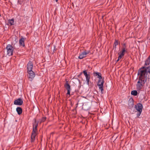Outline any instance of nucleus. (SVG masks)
Wrapping results in <instances>:
<instances>
[{"label":"nucleus","mask_w":150,"mask_h":150,"mask_svg":"<svg viewBox=\"0 0 150 150\" xmlns=\"http://www.w3.org/2000/svg\"><path fill=\"white\" fill-rule=\"evenodd\" d=\"M55 46H54V50H53V52H54V51H55Z\"/></svg>","instance_id":"393cba45"},{"label":"nucleus","mask_w":150,"mask_h":150,"mask_svg":"<svg viewBox=\"0 0 150 150\" xmlns=\"http://www.w3.org/2000/svg\"><path fill=\"white\" fill-rule=\"evenodd\" d=\"M131 94L134 96H136L137 95V92L136 90H133L131 91Z\"/></svg>","instance_id":"aec40b11"},{"label":"nucleus","mask_w":150,"mask_h":150,"mask_svg":"<svg viewBox=\"0 0 150 150\" xmlns=\"http://www.w3.org/2000/svg\"><path fill=\"white\" fill-rule=\"evenodd\" d=\"M145 64L146 65H149V68H150V56L146 60Z\"/></svg>","instance_id":"dca6fc26"},{"label":"nucleus","mask_w":150,"mask_h":150,"mask_svg":"<svg viewBox=\"0 0 150 150\" xmlns=\"http://www.w3.org/2000/svg\"><path fill=\"white\" fill-rule=\"evenodd\" d=\"M8 23L10 25H14V19L13 18L9 19L8 20Z\"/></svg>","instance_id":"f3484780"},{"label":"nucleus","mask_w":150,"mask_h":150,"mask_svg":"<svg viewBox=\"0 0 150 150\" xmlns=\"http://www.w3.org/2000/svg\"><path fill=\"white\" fill-rule=\"evenodd\" d=\"M83 72L86 77V82L87 84L88 85L90 78V75L89 73H88V74L86 70H84L83 71Z\"/></svg>","instance_id":"39448f33"},{"label":"nucleus","mask_w":150,"mask_h":150,"mask_svg":"<svg viewBox=\"0 0 150 150\" xmlns=\"http://www.w3.org/2000/svg\"><path fill=\"white\" fill-rule=\"evenodd\" d=\"M150 72V69L149 67L145 68L143 67L138 70V81L136 84V88L137 90H140L144 86L146 81L147 75Z\"/></svg>","instance_id":"f257e3e1"},{"label":"nucleus","mask_w":150,"mask_h":150,"mask_svg":"<svg viewBox=\"0 0 150 150\" xmlns=\"http://www.w3.org/2000/svg\"><path fill=\"white\" fill-rule=\"evenodd\" d=\"M6 49L7 50V55L9 56L12 55L14 48L12 45L10 44L7 45Z\"/></svg>","instance_id":"7ed1b4c3"},{"label":"nucleus","mask_w":150,"mask_h":150,"mask_svg":"<svg viewBox=\"0 0 150 150\" xmlns=\"http://www.w3.org/2000/svg\"><path fill=\"white\" fill-rule=\"evenodd\" d=\"M23 103V101L21 98H18L15 100L14 102V104L16 105H21Z\"/></svg>","instance_id":"1a4fd4ad"},{"label":"nucleus","mask_w":150,"mask_h":150,"mask_svg":"<svg viewBox=\"0 0 150 150\" xmlns=\"http://www.w3.org/2000/svg\"><path fill=\"white\" fill-rule=\"evenodd\" d=\"M123 46L122 47V48H125L126 49H127L125 43L123 44Z\"/></svg>","instance_id":"5701e85b"},{"label":"nucleus","mask_w":150,"mask_h":150,"mask_svg":"<svg viewBox=\"0 0 150 150\" xmlns=\"http://www.w3.org/2000/svg\"><path fill=\"white\" fill-rule=\"evenodd\" d=\"M82 73V72H81V74Z\"/></svg>","instance_id":"bb28decb"},{"label":"nucleus","mask_w":150,"mask_h":150,"mask_svg":"<svg viewBox=\"0 0 150 150\" xmlns=\"http://www.w3.org/2000/svg\"><path fill=\"white\" fill-rule=\"evenodd\" d=\"M82 73V72H81V74Z\"/></svg>","instance_id":"a878e982"},{"label":"nucleus","mask_w":150,"mask_h":150,"mask_svg":"<svg viewBox=\"0 0 150 150\" xmlns=\"http://www.w3.org/2000/svg\"><path fill=\"white\" fill-rule=\"evenodd\" d=\"M121 58H119V57H118V59L117 60V62H118L120 59H121Z\"/></svg>","instance_id":"b1692460"},{"label":"nucleus","mask_w":150,"mask_h":150,"mask_svg":"<svg viewBox=\"0 0 150 150\" xmlns=\"http://www.w3.org/2000/svg\"><path fill=\"white\" fill-rule=\"evenodd\" d=\"M138 112L137 114V117L138 118L139 117V116L141 114L142 111H138Z\"/></svg>","instance_id":"412c9836"},{"label":"nucleus","mask_w":150,"mask_h":150,"mask_svg":"<svg viewBox=\"0 0 150 150\" xmlns=\"http://www.w3.org/2000/svg\"><path fill=\"white\" fill-rule=\"evenodd\" d=\"M65 88L67 90V95H70V91L71 90L70 86L68 83V81H66V83L64 85Z\"/></svg>","instance_id":"6e6552de"},{"label":"nucleus","mask_w":150,"mask_h":150,"mask_svg":"<svg viewBox=\"0 0 150 150\" xmlns=\"http://www.w3.org/2000/svg\"><path fill=\"white\" fill-rule=\"evenodd\" d=\"M38 126V123L35 122L33 124V129L32 133H36L37 130V127Z\"/></svg>","instance_id":"f8f14e48"},{"label":"nucleus","mask_w":150,"mask_h":150,"mask_svg":"<svg viewBox=\"0 0 150 150\" xmlns=\"http://www.w3.org/2000/svg\"><path fill=\"white\" fill-rule=\"evenodd\" d=\"M118 40H115L113 45V47L115 48V50L116 49L117 45H118Z\"/></svg>","instance_id":"a211bd4d"},{"label":"nucleus","mask_w":150,"mask_h":150,"mask_svg":"<svg viewBox=\"0 0 150 150\" xmlns=\"http://www.w3.org/2000/svg\"><path fill=\"white\" fill-rule=\"evenodd\" d=\"M135 108L137 111H142V105L141 103H138L135 105Z\"/></svg>","instance_id":"9b49d317"},{"label":"nucleus","mask_w":150,"mask_h":150,"mask_svg":"<svg viewBox=\"0 0 150 150\" xmlns=\"http://www.w3.org/2000/svg\"><path fill=\"white\" fill-rule=\"evenodd\" d=\"M93 74L95 76H98L97 78L99 79L97 85L98 86L99 89L101 91V94H103L104 92L103 85L104 82L103 79H102L101 74L99 72H94Z\"/></svg>","instance_id":"f03ea898"},{"label":"nucleus","mask_w":150,"mask_h":150,"mask_svg":"<svg viewBox=\"0 0 150 150\" xmlns=\"http://www.w3.org/2000/svg\"><path fill=\"white\" fill-rule=\"evenodd\" d=\"M27 72L32 71L33 68V64L31 61H29L27 65Z\"/></svg>","instance_id":"9d476101"},{"label":"nucleus","mask_w":150,"mask_h":150,"mask_svg":"<svg viewBox=\"0 0 150 150\" xmlns=\"http://www.w3.org/2000/svg\"><path fill=\"white\" fill-rule=\"evenodd\" d=\"M28 74V78L29 80L30 81H32L35 76V73L33 71H30L27 72Z\"/></svg>","instance_id":"423d86ee"},{"label":"nucleus","mask_w":150,"mask_h":150,"mask_svg":"<svg viewBox=\"0 0 150 150\" xmlns=\"http://www.w3.org/2000/svg\"><path fill=\"white\" fill-rule=\"evenodd\" d=\"M24 38H22L19 41V44L20 46H22L23 47L25 46Z\"/></svg>","instance_id":"4468645a"},{"label":"nucleus","mask_w":150,"mask_h":150,"mask_svg":"<svg viewBox=\"0 0 150 150\" xmlns=\"http://www.w3.org/2000/svg\"><path fill=\"white\" fill-rule=\"evenodd\" d=\"M36 136V133H32L31 136V142H33L35 139V137Z\"/></svg>","instance_id":"ddd939ff"},{"label":"nucleus","mask_w":150,"mask_h":150,"mask_svg":"<svg viewBox=\"0 0 150 150\" xmlns=\"http://www.w3.org/2000/svg\"><path fill=\"white\" fill-rule=\"evenodd\" d=\"M129 103L131 104V105L132 107L134 105V100L132 98H130L129 101Z\"/></svg>","instance_id":"6ab92c4d"},{"label":"nucleus","mask_w":150,"mask_h":150,"mask_svg":"<svg viewBox=\"0 0 150 150\" xmlns=\"http://www.w3.org/2000/svg\"><path fill=\"white\" fill-rule=\"evenodd\" d=\"M82 73V72H81V74Z\"/></svg>","instance_id":"cd10ccee"},{"label":"nucleus","mask_w":150,"mask_h":150,"mask_svg":"<svg viewBox=\"0 0 150 150\" xmlns=\"http://www.w3.org/2000/svg\"><path fill=\"white\" fill-rule=\"evenodd\" d=\"M46 118L45 117H43L40 120V122H43L45 121Z\"/></svg>","instance_id":"4be33fe9"},{"label":"nucleus","mask_w":150,"mask_h":150,"mask_svg":"<svg viewBox=\"0 0 150 150\" xmlns=\"http://www.w3.org/2000/svg\"><path fill=\"white\" fill-rule=\"evenodd\" d=\"M127 49L125 48H122V50L120 52L118 53L119 58H122L123 57L125 53H127Z\"/></svg>","instance_id":"20e7f679"},{"label":"nucleus","mask_w":150,"mask_h":150,"mask_svg":"<svg viewBox=\"0 0 150 150\" xmlns=\"http://www.w3.org/2000/svg\"><path fill=\"white\" fill-rule=\"evenodd\" d=\"M16 111L18 115L21 114L23 110L22 108L20 107H18L16 109Z\"/></svg>","instance_id":"2eb2a0df"},{"label":"nucleus","mask_w":150,"mask_h":150,"mask_svg":"<svg viewBox=\"0 0 150 150\" xmlns=\"http://www.w3.org/2000/svg\"><path fill=\"white\" fill-rule=\"evenodd\" d=\"M90 52V51L86 52L85 50L80 54L79 56L78 57V58L80 59H82L83 58L86 57L87 55Z\"/></svg>","instance_id":"0eeeda50"}]
</instances>
